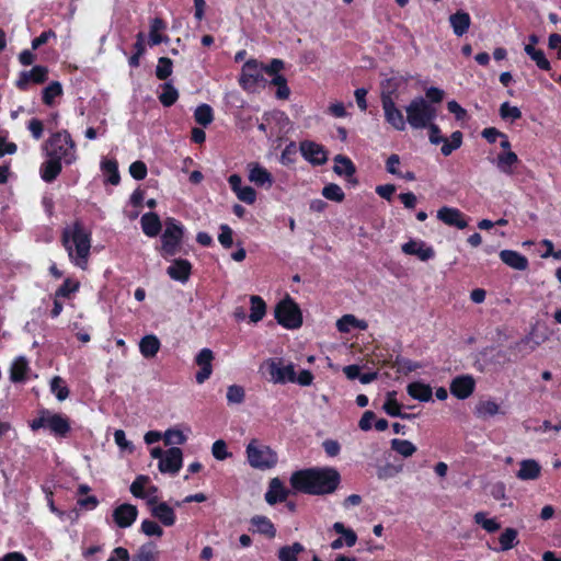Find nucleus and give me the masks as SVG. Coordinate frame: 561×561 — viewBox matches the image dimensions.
Returning <instances> with one entry per match:
<instances>
[{
	"label": "nucleus",
	"mask_w": 561,
	"mask_h": 561,
	"mask_svg": "<svg viewBox=\"0 0 561 561\" xmlns=\"http://www.w3.org/2000/svg\"><path fill=\"white\" fill-rule=\"evenodd\" d=\"M342 477L335 467H310L294 471L289 478L291 489L312 496L334 494L341 486Z\"/></svg>",
	"instance_id": "f257e3e1"
},
{
	"label": "nucleus",
	"mask_w": 561,
	"mask_h": 561,
	"mask_svg": "<svg viewBox=\"0 0 561 561\" xmlns=\"http://www.w3.org/2000/svg\"><path fill=\"white\" fill-rule=\"evenodd\" d=\"M91 242L92 233L80 219L75 220L61 232V244L68 252L69 260L82 270L88 266Z\"/></svg>",
	"instance_id": "f03ea898"
},
{
	"label": "nucleus",
	"mask_w": 561,
	"mask_h": 561,
	"mask_svg": "<svg viewBox=\"0 0 561 561\" xmlns=\"http://www.w3.org/2000/svg\"><path fill=\"white\" fill-rule=\"evenodd\" d=\"M46 157H55L66 165L75 163L78 159L77 145L67 129H61L48 137L45 142Z\"/></svg>",
	"instance_id": "7ed1b4c3"
},
{
	"label": "nucleus",
	"mask_w": 561,
	"mask_h": 561,
	"mask_svg": "<svg viewBox=\"0 0 561 561\" xmlns=\"http://www.w3.org/2000/svg\"><path fill=\"white\" fill-rule=\"evenodd\" d=\"M185 237L184 225L174 217L164 219V229L160 236V248H157L162 257L175 256L182 250Z\"/></svg>",
	"instance_id": "20e7f679"
},
{
	"label": "nucleus",
	"mask_w": 561,
	"mask_h": 561,
	"mask_svg": "<svg viewBox=\"0 0 561 561\" xmlns=\"http://www.w3.org/2000/svg\"><path fill=\"white\" fill-rule=\"evenodd\" d=\"M28 426L33 432L41 428L48 430L51 435L59 438L68 437L71 431L70 420L67 415L51 412L48 409L39 410L37 417L33 419Z\"/></svg>",
	"instance_id": "39448f33"
},
{
	"label": "nucleus",
	"mask_w": 561,
	"mask_h": 561,
	"mask_svg": "<svg viewBox=\"0 0 561 561\" xmlns=\"http://www.w3.org/2000/svg\"><path fill=\"white\" fill-rule=\"evenodd\" d=\"M397 88V83L392 79H388L387 84L382 85L380 101L386 123L393 129L403 131L407 128V118L396 104Z\"/></svg>",
	"instance_id": "423d86ee"
},
{
	"label": "nucleus",
	"mask_w": 561,
	"mask_h": 561,
	"mask_svg": "<svg viewBox=\"0 0 561 561\" xmlns=\"http://www.w3.org/2000/svg\"><path fill=\"white\" fill-rule=\"evenodd\" d=\"M405 112L407 123L414 129H424L436 118V108L422 96L414 98Z\"/></svg>",
	"instance_id": "0eeeda50"
},
{
	"label": "nucleus",
	"mask_w": 561,
	"mask_h": 561,
	"mask_svg": "<svg viewBox=\"0 0 561 561\" xmlns=\"http://www.w3.org/2000/svg\"><path fill=\"white\" fill-rule=\"evenodd\" d=\"M274 317L278 324L288 330L302 325V313L298 304L289 296L282 299L274 309Z\"/></svg>",
	"instance_id": "6e6552de"
},
{
	"label": "nucleus",
	"mask_w": 561,
	"mask_h": 561,
	"mask_svg": "<svg viewBox=\"0 0 561 561\" xmlns=\"http://www.w3.org/2000/svg\"><path fill=\"white\" fill-rule=\"evenodd\" d=\"M249 465L254 469L266 470L276 466L277 454L257 439H252L245 449Z\"/></svg>",
	"instance_id": "1a4fd4ad"
},
{
	"label": "nucleus",
	"mask_w": 561,
	"mask_h": 561,
	"mask_svg": "<svg viewBox=\"0 0 561 561\" xmlns=\"http://www.w3.org/2000/svg\"><path fill=\"white\" fill-rule=\"evenodd\" d=\"M266 82L263 62L251 58L243 64L239 84L244 91L253 92L259 87H265Z\"/></svg>",
	"instance_id": "9d476101"
},
{
	"label": "nucleus",
	"mask_w": 561,
	"mask_h": 561,
	"mask_svg": "<svg viewBox=\"0 0 561 561\" xmlns=\"http://www.w3.org/2000/svg\"><path fill=\"white\" fill-rule=\"evenodd\" d=\"M48 68L42 65H36L28 71H21L15 81V87L20 91H27L30 83L43 84L48 80Z\"/></svg>",
	"instance_id": "9b49d317"
},
{
	"label": "nucleus",
	"mask_w": 561,
	"mask_h": 561,
	"mask_svg": "<svg viewBox=\"0 0 561 561\" xmlns=\"http://www.w3.org/2000/svg\"><path fill=\"white\" fill-rule=\"evenodd\" d=\"M301 156L312 165H323L328 161V151L324 146L312 140H304L299 146Z\"/></svg>",
	"instance_id": "f8f14e48"
},
{
	"label": "nucleus",
	"mask_w": 561,
	"mask_h": 561,
	"mask_svg": "<svg viewBox=\"0 0 561 561\" xmlns=\"http://www.w3.org/2000/svg\"><path fill=\"white\" fill-rule=\"evenodd\" d=\"M147 504L150 506L151 515L157 518L163 526L171 527L176 522L174 510L165 502L158 503V497L148 499Z\"/></svg>",
	"instance_id": "ddd939ff"
},
{
	"label": "nucleus",
	"mask_w": 561,
	"mask_h": 561,
	"mask_svg": "<svg viewBox=\"0 0 561 561\" xmlns=\"http://www.w3.org/2000/svg\"><path fill=\"white\" fill-rule=\"evenodd\" d=\"M476 389V380L471 375L455 377L449 386L450 393L459 400L469 398Z\"/></svg>",
	"instance_id": "4468645a"
},
{
	"label": "nucleus",
	"mask_w": 561,
	"mask_h": 561,
	"mask_svg": "<svg viewBox=\"0 0 561 561\" xmlns=\"http://www.w3.org/2000/svg\"><path fill=\"white\" fill-rule=\"evenodd\" d=\"M268 373L271 376V379L275 383H286V382H295V366L294 364H288L283 366L282 359H278L276 362L275 359H271L268 363Z\"/></svg>",
	"instance_id": "2eb2a0df"
},
{
	"label": "nucleus",
	"mask_w": 561,
	"mask_h": 561,
	"mask_svg": "<svg viewBox=\"0 0 561 561\" xmlns=\"http://www.w3.org/2000/svg\"><path fill=\"white\" fill-rule=\"evenodd\" d=\"M183 463V453L179 447H171L158 463V468L162 473L175 474L180 471Z\"/></svg>",
	"instance_id": "dca6fc26"
},
{
	"label": "nucleus",
	"mask_w": 561,
	"mask_h": 561,
	"mask_svg": "<svg viewBox=\"0 0 561 561\" xmlns=\"http://www.w3.org/2000/svg\"><path fill=\"white\" fill-rule=\"evenodd\" d=\"M214 353L210 348H202L195 357V364L199 366V370L195 375L196 382L202 385L213 374Z\"/></svg>",
	"instance_id": "f3484780"
},
{
	"label": "nucleus",
	"mask_w": 561,
	"mask_h": 561,
	"mask_svg": "<svg viewBox=\"0 0 561 561\" xmlns=\"http://www.w3.org/2000/svg\"><path fill=\"white\" fill-rule=\"evenodd\" d=\"M112 516L119 528H128L136 522L138 508L133 504L124 503L114 508Z\"/></svg>",
	"instance_id": "a211bd4d"
},
{
	"label": "nucleus",
	"mask_w": 561,
	"mask_h": 561,
	"mask_svg": "<svg viewBox=\"0 0 561 561\" xmlns=\"http://www.w3.org/2000/svg\"><path fill=\"white\" fill-rule=\"evenodd\" d=\"M437 218L449 227L465 229L468 226L465 215L455 207L443 206L437 211Z\"/></svg>",
	"instance_id": "6ab92c4d"
},
{
	"label": "nucleus",
	"mask_w": 561,
	"mask_h": 561,
	"mask_svg": "<svg viewBox=\"0 0 561 561\" xmlns=\"http://www.w3.org/2000/svg\"><path fill=\"white\" fill-rule=\"evenodd\" d=\"M473 414L477 419L486 421L495 415H505L506 411L494 399L480 400L474 407Z\"/></svg>",
	"instance_id": "aec40b11"
},
{
	"label": "nucleus",
	"mask_w": 561,
	"mask_h": 561,
	"mask_svg": "<svg viewBox=\"0 0 561 561\" xmlns=\"http://www.w3.org/2000/svg\"><path fill=\"white\" fill-rule=\"evenodd\" d=\"M193 265L186 259H174L172 264L168 266L167 274L173 280L186 283L192 274Z\"/></svg>",
	"instance_id": "412c9836"
},
{
	"label": "nucleus",
	"mask_w": 561,
	"mask_h": 561,
	"mask_svg": "<svg viewBox=\"0 0 561 561\" xmlns=\"http://www.w3.org/2000/svg\"><path fill=\"white\" fill-rule=\"evenodd\" d=\"M289 495V490L286 489L279 478H273L270 481L268 489L265 493V501L270 505L285 502Z\"/></svg>",
	"instance_id": "4be33fe9"
},
{
	"label": "nucleus",
	"mask_w": 561,
	"mask_h": 561,
	"mask_svg": "<svg viewBox=\"0 0 561 561\" xmlns=\"http://www.w3.org/2000/svg\"><path fill=\"white\" fill-rule=\"evenodd\" d=\"M62 160L55 157H47L39 167V174L44 182L53 183L62 171Z\"/></svg>",
	"instance_id": "5701e85b"
},
{
	"label": "nucleus",
	"mask_w": 561,
	"mask_h": 561,
	"mask_svg": "<svg viewBox=\"0 0 561 561\" xmlns=\"http://www.w3.org/2000/svg\"><path fill=\"white\" fill-rule=\"evenodd\" d=\"M403 253L408 255H415L421 261H428L435 256V251L432 247H427L424 241L410 240L402 245Z\"/></svg>",
	"instance_id": "b1692460"
},
{
	"label": "nucleus",
	"mask_w": 561,
	"mask_h": 561,
	"mask_svg": "<svg viewBox=\"0 0 561 561\" xmlns=\"http://www.w3.org/2000/svg\"><path fill=\"white\" fill-rule=\"evenodd\" d=\"M140 227L142 232L149 238H156L162 231L161 219L154 211H148L141 216Z\"/></svg>",
	"instance_id": "393cba45"
},
{
	"label": "nucleus",
	"mask_w": 561,
	"mask_h": 561,
	"mask_svg": "<svg viewBox=\"0 0 561 561\" xmlns=\"http://www.w3.org/2000/svg\"><path fill=\"white\" fill-rule=\"evenodd\" d=\"M334 173H336L337 175H345L346 178H348V182L352 183L353 185L358 184V180L354 178V174L356 173V167L348 157L344 154H337L334 157Z\"/></svg>",
	"instance_id": "a878e982"
},
{
	"label": "nucleus",
	"mask_w": 561,
	"mask_h": 561,
	"mask_svg": "<svg viewBox=\"0 0 561 561\" xmlns=\"http://www.w3.org/2000/svg\"><path fill=\"white\" fill-rule=\"evenodd\" d=\"M249 180L260 187H271L274 182L272 174L260 163L249 164Z\"/></svg>",
	"instance_id": "bb28decb"
},
{
	"label": "nucleus",
	"mask_w": 561,
	"mask_h": 561,
	"mask_svg": "<svg viewBox=\"0 0 561 561\" xmlns=\"http://www.w3.org/2000/svg\"><path fill=\"white\" fill-rule=\"evenodd\" d=\"M499 255L504 264L514 270L525 271L529 266L528 259L517 251L502 250Z\"/></svg>",
	"instance_id": "cd10ccee"
},
{
	"label": "nucleus",
	"mask_w": 561,
	"mask_h": 561,
	"mask_svg": "<svg viewBox=\"0 0 561 561\" xmlns=\"http://www.w3.org/2000/svg\"><path fill=\"white\" fill-rule=\"evenodd\" d=\"M30 364L26 357L19 356L16 357L10 367V380L13 383H21L27 379V374L30 373Z\"/></svg>",
	"instance_id": "c85d7f7f"
},
{
	"label": "nucleus",
	"mask_w": 561,
	"mask_h": 561,
	"mask_svg": "<svg viewBox=\"0 0 561 561\" xmlns=\"http://www.w3.org/2000/svg\"><path fill=\"white\" fill-rule=\"evenodd\" d=\"M449 23L454 34L460 37L469 31L471 18L468 12L458 10L449 16Z\"/></svg>",
	"instance_id": "c756f323"
},
{
	"label": "nucleus",
	"mask_w": 561,
	"mask_h": 561,
	"mask_svg": "<svg viewBox=\"0 0 561 561\" xmlns=\"http://www.w3.org/2000/svg\"><path fill=\"white\" fill-rule=\"evenodd\" d=\"M150 31H149V45L157 46L163 42H168L169 37L167 35H162L161 32L167 28V23L161 18H153L150 20Z\"/></svg>",
	"instance_id": "7c9ffc66"
},
{
	"label": "nucleus",
	"mask_w": 561,
	"mask_h": 561,
	"mask_svg": "<svg viewBox=\"0 0 561 561\" xmlns=\"http://www.w3.org/2000/svg\"><path fill=\"white\" fill-rule=\"evenodd\" d=\"M250 523L254 527V531L264 535L268 539L275 538L276 528L268 517L264 515H254L250 519Z\"/></svg>",
	"instance_id": "2f4dec72"
},
{
	"label": "nucleus",
	"mask_w": 561,
	"mask_h": 561,
	"mask_svg": "<svg viewBox=\"0 0 561 561\" xmlns=\"http://www.w3.org/2000/svg\"><path fill=\"white\" fill-rule=\"evenodd\" d=\"M407 392L411 398L421 402H428L433 396L431 386L421 381L410 382Z\"/></svg>",
	"instance_id": "473e14b6"
},
{
	"label": "nucleus",
	"mask_w": 561,
	"mask_h": 561,
	"mask_svg": "<svg viewBox=\"0 0 561 561\" xmlns=\"http://www.w3.org/2000/svg\"><path fill=\"white\" fill-rule=\"evenodd\" d=\"M541 467L534 459H525L519 463L517 478L520 480H535L540 476Z\"/></svg>",
	"instance_id": "72a5a7b5"
},
{
	"label": "nucleus",
	"mask_w": 561,
	"mask_h": 561,
	"mask_svg": "<svg viewBox=\"0 0 561 561\" xmlns=\"http://www.w3.org/2000/svg\"><path fill=\"white\" fill-rule=\"evenodd\" d=\"M519 162L518 156L512 151H503L497 154L496 165L501 172L507 175H513V165Z\"/></svg>",
	"instance_id": "f704fd0d"
},
{
	"label": "nucleus",
	"mask_w": 561,
	"mask_h": 561,
	"mask_svg": "<svg viewBox=\"0 0 561 561\" xmlns=\"http://www.w3.org/2000/svg\"><path fill=\"white\" fill-rule=\"evenodd\" d=\"M160 347V340L154 334L145 335L139 343V351L145 358L154 357Z\"/></svg>",
	"instance_id": "c9c22d12"
},
{
	"label": "nucleus",
	"mask_w": 561,
	"mask_h": 561,
	"mask_svg": "<svg viewBox=\"0 0 561 561\" xmlns=\"http://www.w3.org/2000/svg\"><path fill=\"white\" fill-rule=\"evenodd\" d=\"M500 548H493L494 551H507L518 545V531L515 528L507 527L499 537Z\"/></svg>",
	"instance_id": "e433bc0d"
},
{
	"label": "nucleus",
	"mask_w": 561,
	"mask_h": 561,
	"mask_svg": "<svg viewBox=\"0 0 561 561\" xmlns=\"http://www.w3.org/2000/svg\"><path fill=\"white\" fill-rule=\"evenodd\" d=\"M396 396H397L396 391L388 392L387 399L382 407L383 411L392 417L411 419L412 417L411 414L403 413L401 411V404L396 399Z\"/></svg>",
	"instance_id": "4c0bfd02"
},
{
	"label": "nucleus",
	"mask_w": 561,
	"mask_h": 561,
	"mask_svg": "<svg viewBox=\"0 0 561 561\" xmlns=\"http://www.w3.org/2000/svg\"><path fill=\"white\" fill-rule=\"evenodd\" d=\"M64 94L62 85L59 81H51L42 91V102L47 106H53L56 103L57 98H61Z\"/></svg>",
	"instance_id": "58836bf2"
},
{
	"label": "nucleus",
	"mask_w": 561,
	"mask_h": 561,
	"mask_svg": "<svg viewBox=\"0 0 561 561\" xmlns=\"http://www.w3.org/2000/svg\"><path fill=\"white\" fill-rule=\"evenodd\" d=\"M336 328L342 333H347L351 331V328L365 330L367 328V323L364 320H358L353 314H344L336 322Z\"/></svg>",
	"instance_id": "ea45409f"
},
{
	"label": "nucleus",
	"mask_w": 561,
	"mask_h": 561,
	"mask_svg": "<svg viewBox=\"0 0 561 561\" xmlns=\"http://www.w3.org/2000/svg\"><path fill=\"white\" fill-rule=\"evenodd\" d=\"M305 551V547L300 542H294L290 546H283L278 549L279 561H297L298 554Z\"/></svg>",
	"instance_id": "a19ab883"
},
{
	"label": "nucleus",
	"mask_w": 561,
	"mask_h": 561,
	"mask_svg": "<svg viewBox=\"0 0 561 561\" xmlns=\"http://www.w3.org/2000/svg\"><path fill=\"white\" fill-rule=\"evenodd\" d=\"M251 302V312H250V321L259 322L261 321L266 313V304L262 297L253 295L250 298Z\"/></svg>",
	"instance_id": "79ce46f5"
},
{
	"label": "nucleus",
	"mask_w": 561,
	"mask_h": 561,
	"mask_svg": "<svg viewBox=\"0 0 561 561\" xmlns=\"http://www.w3.org/2000/svg\"><path fill=\"white\" fill-rule=\"evenodd\" d=\"M162 92L159 95V101L164 107H170L179 99V92L171 82L161 84Z\"/></svg>",
	"instance_id": "37998d69"
},
{
	"label": "nucleus",
	"mask_w": 561,
	"mask_h": 561,
	"mask_svg": "<svg viewBox=\"0 0 561 561\" xmlns=\"http://www.w3.org/2000/svg\"><path fill=\"white\" fill-rule=\"evenodd\" d=\"M463 135L460 130H456L450 135V139L445 138L443 140V146L440 148V152L443 156L448 157L453 153V151L457 150L462 145Z\"/></svg>",
	"instance_id": "c03bdc74"
},
{
	"label": "nucleus",
	"mask_w": 561,
	"mask_h": 561,
	"mask_svg": "<svg viewBox=\"0 0 561 561\" xmlns=\"http://www.w3.org/2000/svg\"><path fill=\"white\" fill-rule=\"evenodd\" d=\"M195 122L204 127L210 125L214 121V111L208 104H201L194 112Z\"/></svg>",
	"instance_id": "a18cd8bd"
},
{
	"label": "nucleus",
	"mask_w": 561,
	"mask_h": 561,
	"mask_svg": "<svg viewBox=\"0 0 561 561\" xmlns=\"http://www.w3.org/2000/svg\"><path fill=\"white\" fill-rule=\"evenodd\" d=\"M102 171L107 174V182L112 185H117L121 181L118 172V163L116 160L105 159L101 162Z\"/></svg>",
	"instance_id": "49530a36"
},
{
	"label": "nucleus",
	"mask_w": 561,
	"mask_h": 561,
	"mask_svg": "<svg viewBox=\"0 0 561 561\" xmlns=\"http://www.w3.org/2000/svg\"><path fill=\"white\" fill-rule=\"evenodd\" d=\"M422 365L417 362H413L407 357L398 355L393 363L392 368H396L398 373L408 375L409 373L420 369Z\"/></svg>",
	"instance_id": "de8ad7c7"
},
{
	"label": "nucleus",
	"mask_w": 561,
	"mask_h": 561,
	"mask_svg": "<svg viewBox=\"0 0 561 561\" xmlns=\"http://www.w3.org/2000/svg\"><path fill=\"white\" fill-rule=\"evenodd\" d=\"M476 524L480 525L486 533L493 534L500 530L501 524L496 518H486V513L478 512L473 516Z\"/></svg>",
	"instance_id": "09e8293b"
},
{
	"label": "nucleus",
	"mask_w": 561,
	"mask_h": 561,
	"mask_svg": "<svg viewBox=\"0 0 561 561\" xmlns=\"http://www.w3.org/2000/svg\"><path fill=\"white\" fill-rule=\"evenodd\" d=\"M390 444L392 450L405 458L411 457L416 451L415 445L407 439L393 438Z\"/></svg>",
	"instance_id": "8fccbe9b"
},
{
	"label": "nucleus",
	"mask_w": 561,
	"mask_h": 561,
	"mask_svg": "<svg viewBox=\"0 0 561 561\" xmlns=\"http://www.w3.org/2000/svg\"><path fill=\"white\" fill-rule=\"evenodd\" d=\"M333 530L336 533V534H340L343 536V541L344 543L347 546V547H353L355 546L356 541H357V535L356 533L351 529V528H346L344 526L343 523L341 522H336L333 524Z\"/></svg>",
	"instance_id": "3c124183"
},
{
	"label": "nucleus",
	"mask_w": 561,
	"mask_h": 561,
	"mask_svg": "<svg viewBox=\"0 0 561 561\" xmlns=\"http://www.w3.org/2000/svg\"><path fill=\"white\" fill-rule=\"evenodd\" d=\"M270 83L277 88L275 95L278 100H287L289 98L290 89L287 84V79L285 76L279 75L273 77Z\"/></svg>",
	"instance_id": "603ef678"
},
{
	"label": "nucleus",
	"mask_w": 561,
	"mask_h": 561,
	"mask_svg": "<svg viewBox=\"0 0 561 561\" xmlns=\"http://www.w3.org/2000/svg\"><path fill=\"white\" fill-rule=\"evenodd\" d=\"M322 195L329 201L341 203L345 198V194L340 185L329 183L322 188Z\"/></svg>",
	"instance_id": "864d4df0"
},
{
	"label": "nucleus",
	"mask_w": 561,
	"mask_h": 561,
	"mask_svg": "<svg viewBox=\"0 0 561 561\" xmlns=\"http://www.w3.org/2000/svg\"><path fill=\"white\" fill-rule=\"evenodd\" d=\"M154 548L152 542L142 545L137 553L134 554L133 561H158Z\"/></svg>",
	"instance_id": "5fc2aeb1"
},
{
	"label": "nucleus",
	"mask_w": 561,
	"mask_h": 561,
	"mask_svg": "<svg viewBox=\"0 0 561 561\" xmlns=\"http://www.w3.org/2000/svg\"><path fill=\"white\" fill-rule=\"evenodd\" d=\"M173 61L169 57H160L156 67V77L167 80L172 75Z\"/></svg>",
	"instance_id": "6e6d98bb"
},
{
	"label": "nucleus",
	"mask_w": 561,
	"mask_h": 561,
	"mask_svg": "<svg viewBox=\"0 0 561 561\" xmlns=\"http://www.w3.org/2000/svg\"><path fill=\"white\" fill-rule=\"evenodd\" d=\"M227 402L228 404H241L245 399V391L242 386L231 385L227 389Z\"/></svg>",
	"instance_id": "4d7b16f0"
},
{
	"label": "nucleus",
	"mask_w": 561,
	"mask_h": 561,
	"mask_svg": "<svg viewBox=\"0 0 561 561\" xmlns=\"http://www.w3.org/2000/svg\"><path fill=\"white\" fill-rule=\"evenodd\" d=\"M80 284L77 280L66 278L55 293V297L69 298L71 294L79 290Z\"/></svg>",
	"instance_id": "13d9d810"
},
{
	"label": "nucleus",
	"mask_w": 561,
	"mask_h": 561,
	"mask_svg": "<svg viewBox=\"0 0 561 561\" xmlns=\"http://www.w3.org/2000/svg\"><path fill=\"white\" fill-rule=\"evenodd\" d=\"M149 478L147 476H138L133 483L130 484V493L138 499H146L147 493L145 492V486L148 483Z\"/></svg>",
	"instance_id": "bf43d9fd"
},
{
	"label": "nucleus",
	"mask_w": 561,
	"mask_h": 561,
	"mask_svg": "<svg viewBox=\"0 0 561 561\" xmlns=\"http://www.w3.org/2000/svg\"><path fill=\"white\" fill-rule=\"evenodd\" d=\"M64 380L59 376H55L50 381V389L59 401H64L69 397V389L62 386Z\"/></svg>",
	"instance_id": "052dcab7"
},
{
	"label": "nucleus",
	"mask_w": 561,
	"mask_h": 561,
	"mask_svg": "<svg viewBox=\"0 0 561 561\" xmlns=\"http://www.w3.org/2000/svg\"><path fill=\"white\" fill-rule=\"evenodd\" d=\"M500 116L502 119L516 121L522 117V111L517 106H511L508 102H504L500 106Z\"/></svg>",
	"instance_id": "680f3d73"
},
{
	"label": "nucleus",
	"mask_w": 561,
	"mask_h": 561,
	"mask_svg": "<svg viewBox=\"0 0 561 561\" xmlns=\"http://www.w3.org/2000/svg\"><path fill=\"white\" fill-rule=\"evenodd\" d=\"M140 530L149 537H161L163 535L162 527L151 519H144L140 526Z\"/></svg>",
	"instance_id": "e2e57ef3"
},
{
	"label": "nucleus",
	"mask_w": 561,
	"mask_h": 561,
	"mask_svg": "<svg viewBox=\"0 0 561 561\" xmlns=\"http://www.w3.org/2000/svg\"><path fill=\"white\" fill-rule=\"evenodd\" d=\"M186 442V436L182 431L170 428L164 433V444L165 445H183Z\"/></svg>",
	"instance_id": "0e129e2a"
},
{
	"label": "nucleus",
	"mask_w": 561,
	"mask_h": 561,
	"mask_svg": "<svg viewBox=\"0 0 561 561\" xmlns=\"http://www.w3.org/2000/svg\"><path fill=\"white\" fill-rule=\"evenodd\" d=\"M218 241L225 249H230L232 247L233 231L228 225L222 224L220 226V233L218 234Z\"/></svg>",
	"instance_id": "69168bd1"
},
{
	"label": "nucleus",
	"mask_w": 561,
	"mask_h": 561,
	"mask_svg": "<svg viewBox=\"0 0 561 561\" xmlns=\"http://www.w3.org/2000/svg\"><path fill=\"white\" fill-rule=\"evenodd\" d=\"M129 173L133 179L140 181L147 176L148 169L144 161L137 160L129 165Z\"/></svg>",
	"instance_id": "338daca9"
},
{
	"label": "nucleus",
	"mask_w": 561,
	"mask_h": 561,
	"mask_svg": "<svg viewBox=\"0 0 561 561\" xmlns=\"http://www.w3.org/2000/svg\"><path fill=\"white\" fill-rule=\"evenodd\" d=\"M26 128L35 140H39L44 135V123L38 118H31Z\"/></svg>",
	"instance_id": "774afa93"
}]
</instances>
